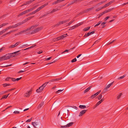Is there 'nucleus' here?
<instances>
[{
  "instance_id": "obj_1",
  "label": "nucleus",
  "mask_w": 128,
  "mask_h": 128,
  "mask_svg": "<svg viewBox=\"0 0 128 128\" xmlns=\"http://www.w3.org/2000/svg\"><path fill=\"white\" fill-rule=\"evenodd\" d=\"M42 28H43L42 27L37 28L33 30L32 31L30 32V34H32L37 33L41 30Z\"/></svg>"
},
{
  "instance_id": "obj_2",
  "label": "nucleus",
  "mask_w": 128,
  "mask_h": 128,
  "mask_svg": "<svg viewBox=\"0 0 128 128\" xmlns=\"http://www.w3.org/2000/svg\"><path fill=\"white\" fill-rule=\"evenodd\" d=\"M20 51L21 50H18L13 53L9 54L10 58L15 57L16 55L20 54L21 52H20Z\"/></svg>"
},
{
  "instance_id": "obj_3",
  "label": "nucleus",
  "mask_w": 128,
  "mask_h": 128,
  "mask_svg": "<svg viewBox=\"0 0 128 128\" xmlns=\"http://www.w3.org/2000/svg\"><path fill=\"white\" fill-rule=\"evenodd\" d=\"M114 2V0L110 1V2L106 4L102 7L101 8L102 9L103 8H106L107 7H108Z\"/></svg>"
},
{
  "instance_id": "obj_4",
  "label": "nucleus",
  "mask_w": 128,
  "mask_h": 128,
  "mask_svg": "<svg viewBox=\"0 0 128 128\" xmlns=\"http://www.w3.org/2000/svg\"><path fill=\"white\" fill-rule=\"evenodd\" d=\"M38 24H36V25H34L32 26L31 27L27 28L26 29L27 31L30 30L31 29H33L34 28H35L37 26H38Z\"/></svg>"
},
{
  "instance_id": "obj_5",
  "label": "nucleus",
  "mask_w": 128,
  "mask_h": 128,
  "mask_svg": "<svg viewBox=\"0 0 128 128\" xmlns=\"http://www.w3.org/2000/svg\"><path fill=\"white\" fill-rule=\"evenodd\" d=\"M48 4V3H47L46 4H45L40 6L36 10L37 12L39 11L42 8L45 6H47Z\"/></svg>"
},
{
  "instance_id": "obj_6",
  "label": "nucleus",
  "mask_w": 128,
  "mask_h": 128,
  "mask_svg": "<svg viewBox=\"0 0 128 128\" xmlns=\"http://www.w3.org/2000/svg\"><path fill=\"white\" fill-rule=\"evenodd\" d=\"M32 124L34 128H36V127L39 126V125L38 123L36 122H32Z\"/></svg>"
},
{
  "instance_id": "obj_7",
  "label": "nucleus",
  "mask_w": 128,
  "mask_h": 128,
  "mask_svg": "<svg viewBox=\"0 0 128 128\" xmlns=\"http://www.w3.org/2000/svg\"><path fill=\"white\" fill-rule=\"evenodd\" d=\"M87 110H84L80 111L79 114V116H82L86 112Z\"/></svg>"
},
{
  "instance_id": "obj_8",
  "label": "nucleus",
  "mask_w": 128,
  "mask_h": 128,
  "mask_svg": "<svg viewBox=\"0 0 128 128\" xmlns=\"http://www.w3.org/2000/svg\"><path fill=\"white\" fill-rule=\"evenodd\" d=\"M21 43V42H16L15 44L14 45H11L10 46V47H9V48H14L15 47H16L20 43Z\"/></svg>"
},
{
  "instance_id": "obj_9",
  "label": "nucleus",
  "mask_w": 128,
  "mask_h": 128,
  "mask_svg": "<svg viewBox=\"0 0 128 128\" xmlns=\"http://www.w3.org/2000/svg\"><path fill=\"white\" fill-rule=\"evenodd\" d=\"M44 88L41 86L37 89L36 90V92L38 93H39L42 92Z\"/></svg>"
},
{
  "instance_id": "obj_10",
  "label": "nucleus",
  "mask_w": 128,
  "mask_h": 128,
  "mask_svg": "<svg viewBox=\"0 0 128 128\" xmlns=\"http://www.w3.org/2000/svg\"><path fill=\"white\" fill-rule=\"evenodd\" d=\"M104 98L102 99L100 101L98 102L96 104L95 106V107H96L98 106L100 104H101L104 100Z\"/></svg>"
},
{
  "instance_id": "obj_11",
  "label": "nucleus",
  "mask_w": 128,
  "mask_h": 128,
  "mask_svg": "<svg viewBox=\"0 0 128 128\" xmlns=\"http://www.w3.org/2000/svg\"><path fill=\"white\" fill-rule=\"evenodd\" d=\"M62 77H61L60 78H58L56 79H53L52 80H50L49 81V82H54L55 81H58L59 80H61V79H62Z\"/></svg>"
},
{
  "instance_id": "obj_12",
  "label": "nucleus",
  "mask_w": 128,
  "mask_h": 128,
  "mask_svg": "<svg viewBox=\"0 0 128 128\" xmlns=\"http://www.w3.org/2000/svg\"><path fill=\"white\" fill-rule=\"evenodd\" d=\"M64 35H62L56 38V41L59 40L61 39H62L64 38Z\"/></svg>"
},
{
  "instance_id": "obj_13",
  "label": "nucleus",
  "mask_w": 128,
  "mask_h": 128,
  "mask_svg": "<svg viewBox=\"0 0 128 128\" xmlns=\"http://www.w3.org/2000/svg\"><path fill=\"white\" fill-rule=\"evenodd\" d=\"M4 56L5 58L4 59H5V60L9 59L10 58L9 54H6Z\"/></svg>"
},
{
  "instance_id": "obj_14",
  "label": "nucleus",
  "mask_w": 128,
  "mask_h": 128,
  "mask_svg": "<svg viewBox=\"0 0 128 128\" xmlns=\"http://www.w3.org/2000/svg\"><path fill=\"white\" fill-rule=\"evenodd\" d=\"M63 1L64 0H57L53 2L52 3V4H54L58 3H60Z\"/></svg>"
},
{
  "instance_id": "obj_15",
  "label": "nucleus",
  "mask_w": 128,
  "mask_h": 128,
  "mask_svg": "<svg viewBox=\"0 0 128 128\" xmlns=\"http://www.w3.org/2000/svg\"><path fill=\"white\" fill-rule=\"evenodd\" d=\"M20 25H21V24L20 22H19L18 24H15L14 25H13L12 26V28H16Z\"/></svg>"
},
{
  "instance_id": "obj_16",
  "label": "nucleus",
  "mask_w": 128,
  "mask_h": 128,
  "mask_svg": "<svg viewBox=\"0 0 128 128\" xmlns=\"http://www.w3.org/2000/svg\"><path fill=\"white\" fill-rule=\"evenodd\" d=\"M75 47H73L72 48H71L69 50H66L65 51H64L63 52H62V54L63 53H64L65 52H68L70 50H72L73 49H74V48Z\"/></svg>"
},
{
  "instance_id": "obj_17",
  "label": "nucleus",
  "mask_w": 128,
  "mask_h": 128,
  "mask_svg": "<svg viewBox=\"0 0 128 128\" xmlns=\"http://www.w3.org/2000/svg\"><path fill=\"white\" fill-rule=\"evenodd\" d=\"M44 102H42L38 106V108L39 109L41 107L44 105Z\"/></svg>"
},
{
  "instance_id": "obj_18",
  "label": "nucleus",
  "mask_w": 128,
  "mask_h": 128,
  "mask_svg": "<svg viewBox=\"0 0 128 128\" xmlns=\"http://www.w3.org/2000/svg\"><path fill=\"white\" fill-rule=\"evenodd\" d=\"M92 86H89L88 88L86 89L84 91V93H86L92 87Z\"/></svg>"
},
{
  "instance_id": "obj_19",
  "label": "nucleus",
  "mask_w": 128,
  "mask_h": 128,
  "mask_svg": "<svg viewBox=\"0 0 128 128\" xmlns=\"http://www.w3.org/2000/svg\"><path fill=\"white\" fill-rule=\"evenodd\" d=\"M114 81L113 82H112L110 83L105 88L107 90V89L110 88V86H111L113 84L114 82Z\"/></svg>"
},
{
  "instance_id": "obj_20",
  "label": "nucleus",
  "mask_w": 128,
  "mask_h": 128,
  "mask_svg": "<svg viewBox=\"0 0 128 128\" xmlns=\"http://www.w3.org/2000/svg\"><path fill=\"white\" fill-rule=\"evenodd\" d=\"M74 124L73 122H70L66 124L68 127H69L72 126Z\"/></svg>"
},
{
  "instance_id": "obj_21",
  "label": "nucleus",
  "mask_w": 128,
  "mask_h": 128,
  "mask_svg": "<svg viewBox=\"0 0 128 128\" xmlns=\"http://www.w3.org/2000/svg\"><path fill=\"white\" fill-rule=\"evenodd\" d=\"M31 94L30 93V92H28V93H26V94L24 95V96L26 97H28Z\"/></svg>"
},
{
  "instance_id": "obj_22",
  "label": "nucleus",
  "mask_w": 128,
  "mask_h": 128,
  "mask_svg": "<svg viewBox=\"0 0 128 128\" xmlns=\"http://www.w3.org/2000/svg\"><path fill=\"white\" fill-rule=\"evenodd\" d=\"M75 1H74V0L72 1L71 2H70L68 4L67 6V7H68L69 6H70L75 3Z\"/></svg>"
},
{
  "instance_id": "obj_23",
  "label": "nucleus",
  "mask_w": 128,
  "mask_h": 128,
  "mask_svg": "<svg viewBox=\"0 0 128 128\" xmlns=\"http://www.w3.org/2000/svg\"><path fill=\"white\" fill-rule=\"evenodd\" d=\"M26 10L24 11H23V12L21 13L20 14H19L18 15V16H22L24 14H25L26 13Z\"/></svg>"
},
{
  "instance_id": "obj_24",
  "label": "nucleus",
  "mask_w": 128,
  "mask_h": 128,
  "mask_svg": "<svg viewBox=\"0 0 128 128\" xmlns=\"http://www.w3.org/2000/svg\"><path fill=\"white\" fill-rule=\"evenodd\" d=\"M10 94H8L6 95H4L3 96L2 98H1L0 100H2L3 98H6Z\"/></svg>"
},
{
  "instance_id": "obj_25",
  "label": "nucleus",
  "mask_w": 128,
  "mask_h": 128,
  "mask_svg": "<svg viewBox=\"0 0 128 128\" xmlns=\"http://www.w3.org/2000/svg\"><path fill=\"white\" fill-rule=\"evenodd\" d=\"M49 82H49H46L43 84L42 86L44 88L47 84Z\"/></svg>"
},
{
  "instance_id": "obj_26",
  "label": "nucleus",
  "mask_w": 128,
  "mask_h": 128,
  "mask_svg": "<svg viewBox=\"0 0 128 128\" xmlns=\"http://www.w3.org/2000/svg\"><path fill=\"white\" fill-rule=\"evenodd\" d=\"M79 107L81 108L84 109L85 108L86 106L85 105H80L79 106Z\"/></svg>"
},
{
  "instance_id": "obj_27",
  "label": "nucleus",
  "mask_w": 128,
  "mask_h": 128,
  "mask_svg": "<svg viewBox=\"0 0 128 128\" xmlns=\"http://www.w3.org/2000/svg\"><path fill=\"white\" fill-rule=\"evenodd\" d=\"M61 22H60V21L59 22H58L54 26V27H55L61 25Z\"/></svg>"
},
{
  "instance_id": "obj_28",
  "label": "nucleus",
  "mask_w": 128,
  "mask_h": 128,
  "mask_svg": "<svg viewBox=\"0 0 128 128\" xmlns=\"http://www.w3.org/2000/svg\"><path fill=\"white\" fill-rule=\"evenodd\" d=\"M10 84H2L3 86L4 87H6L7 86H8L10 85Z\"/></svg>"
},
{
  "instance_id": "obj_29",
  "label": "nucleus",
  "mask_w": 128,
  "mask_h": 128,
  "mask_svg": "<svg viewBox=\"0 0 128 128\" xmlns=\"http://www.w3.org/2000/svg\"><path fill=\"white\" fill-rule=\"evenodd\" d=\"M90 28V27H88L86 28H85L83 30L84 31H86L89 29Z\"/></svg>"
},
{
  "instance_id": "obj_30",
  "label": "nucleus",
  "mask_w": 128,
  "mask_h": 128,
  "mask_svg": "<svg viewBox=\"0 0 128 128\" xmlns=\"http://www.w3.org/2000/svg\"><path fill=\"white\" fill-rule=\"evenodd\" d=\"M28 21V20H27V19L26 18V19H25L22 22H20V23L21 24H21H23L24 23L26 22H27Z\"/></svg>"
},
{
  "instance_id": "obj_31",
  "label": "nucleus",
  "mask_w": 128,
  "mask_h": 128,
  "mask_svg": "<svg viewBox=\"0 0 128 128\" xmlns=\"http://www.w3.org/2000/svg\"><path fill=\"white\" fill-rule=\"evenodd\" d=\"M59 10L57 8H56V9H54L52 10L50 12V13H52L56 11H58Z\"/></svg>"
},
{
  "instance_id": "obj_32",
  "label": "nucleus",
  "mask_w": 128,
  "mask_h": 128,
  "mask_svg": "<svg viewBox=\"0 0 128 128\" xmlns=\"http://www.w3.org/2000/svg\"><path fill=\"white\" fill-rule=\"evenodd\" d=\"M58 104V103L57 102H55L53 104L52 106H53L54 107L57 106Z\"/></svg>"
},
{
  "instance_id": "obj_33",
  "label": "nucleus",
  "mask_w": 128,
  "mask_h": 128,
  "mask_svg": "<svg viewBox=\"0 0 128 128\" xmlns=\"http://www.w3.org/2000/svg\"><path fill=\"white\" fill-rule=\"evenodd\" d=\"M64 89H62V90H58L57 91H56V94H58L60 92H61Z\"/></svg>"
},
{
  "instance_id": "obj_34",
  "label": "nucleus",
  "mask_w": 128,
  "mask_h": 128,
  "mask_svg": "<svg viewBox=\"0 0 128 128\" xmlns=\"http://www.w3.org/2000/svg\"><path fill=\"white\" fill-rule=\"evenodd\" d=\"M102 94H100L97 97L98 99V100H100V99L102 98Z\"/></svg>"
},
{
  "instance_id": "obj_35",
  "label": "nucleus",
  "mask_w": 128,
  "mask_h": 128,
  "mask_svg": "<svg viewBox=\"0 0 128 128\" xmlns=\"http://www.w3.org/2000/svg\"><path fill=\"white\" fill-rule=\"evenodd\" d=\"M33 0H30L26 2L27 3V4H28L31 3L32 2H34Z\"/></svg>"
},
{
  "instance_id": "obj_36",
  "label": "nucleus",
  "mask_w": 128,
  "mask_h": 128,
  "mask_svg": "<svg viewBox=\"0 0 128 128\" xmlns=\"http://www.w3.org/2000/svg\"><path fill=\"white\" fill-rule=\"evenodd\" d=\"M97 96L96 95V94H95L92 95L90 96V98H94L96 97Z\"/></svg>"
},
{
  "instance_id": "obj_37",
  "label": "nucleus",
  "mask_w": 128,
  "mask_h": 128,
  "mask_svg": "<svg viewBox=\"0 0 128 128\" xmlns=\"http://www.w3.org/2000/svg\"><path fill=\"white\" fill-rule=\"evenodd\" d=\"M83 22H81L79 23L78 24H76V26L77 27H78V26L82 24H83Z\"/></svg>"
},
{
  "instance_id": "obj_38",
  "label": "nucleus",
  "mask_w": 128,
  "mask_h": 128,
  "mask_svg": "<svg viewBox=\"0 0 128 128\" xmlns=\"http://www.w3.org/2000/svg\"><path fill=\"white\" fill-rule=\"evenodd\" d=\"M89 40V38H87L85 39L82 42V44H84L87 41Z\"/></svg>"
},
{
  "instance_id": "obj_39",
  "label": "nucleus",
  "mask_w": 128,
  "mask_h": 128,
  "mask_svg": "<svg viewBox=\"0 0 128 128\" xmlns=\"http://www.w3.org/2000/svg\"><path fill=\"white\" fill-rule=\"evenodd\" d=\"M106 1H102L100 2L98 4V5H100L101 4H102L105 3V2H106Z\"/></svg>"
},
{
  "instance_id": "obj_40",
  "label": "nucleus",
  "mask_w": 128,
  "mask_h": 128,
  "mask_svg": "<svg viewBox=\"0 0 128 128\" xmlns=\"http://www.w3.org/2000/svg\"><path fill=\"white\" fill-rule=\"evenodd\" d=\"M4 56L2 57H0V61L3 60H5V59H4Z\"/></svg>"
},
{
  "instance_id": "obj_41",
  "label": "nucleus",
  "mask_w": 128,
  "mask_h": 128,
  "mask_svg": "<svg viewBox=\"0 0 128 128\" xmlns=\"http://www.w3.org/2000/svg\"><path fill=\"white\" fill-rule=\"evenodd\" d=\"M125 75H124L118 78V80H120L124 78L125 77Z\"/></svg>"
},
{
  "instance_id": "obj_42",
  "label": "nucleus",
  "mask_w": 128,
  "mask_h": 128,
  "mask_svg": "<svg viewBox=\"0 0 128 128\" xmlns=\"http://www.w3.org/2000/svg\"><path fill=\"white\" fill-rule=\"evenodd\" d=\"M102 22L101 21H99L98 24H96V25H95L94 26V27H96L97 26H98V25H99Z\"/></svg>"
},
{
  "instance_id": "obj_43",
  "label": "nucleus",
  "mask_w": 128,
  "mask_h": 128,
  "mask_svg": "<svg viewBox=\"0 0 128 128\" xmlns=\"http://www.w3.org/2000/svg\"><path fill=\"white\" fill-rule=\"evenodd\" d=\"M8 92L7 91H2L0 92V95L1 94H4Z\"/></svg>"
},
{
  "instance_id": "obj_44",
  "label": "nucleus",
  "mask_w": 128,
  "mask_h": 128,
  "mask_svg": "<svg viewBox=\"0 0 128 128\" xmlns=\"http://www.w3.org/2000/svg\"><path fill=\"white\" fill-rule=\"evenodd\" d=\"M122 93H120L119 95H118L117 96V99H119L120 98L121 96L122 95Z\"/></svg>"
},
{
  "instance_id": "obj_45",
  "label": "nucleus",
  "mask_w": 128,
  "mask_h": 128,
  "mask_svg": "<svg viewBox=\"0 0 128 128\" xmlns=\"http://www.w3.org/2000/svg\"><path fill=\"white\" fill-rule=\"evenodd\" d=\"M34 16H31L29 17L28 18H27L26 19L28 20H30V19L31 18H34Z\"/></svg>"
},
{
  "instance_id": "obj_46",
  "label": "nucleus",
  "mask_w": 128,
  "mask_h": 128,
  "mask_svg": "<svg viewBox=\"0 0 128 128\" xmlns=\"http://www.w3.org/2000/svg\"><path fill=\"white\" fill-rule=\"evenodd\" d=\"M37 12V11L36 10H34V11L32 12H31V14H32V15L36 13Z\"/></svg>"
},
{
  "instance_id": "obj_47",
  "label": "nucleus",
  "mask_w": 128,
  "mask_h": 128,
  "mask_svg": "<svg viewBox=\"0 0 128 128\" xmlns=\"http://www.w3.org/2000/svg\"><path fill=\"white\" fill-rule=\"evenodd\" d=\"M71 108H74L75 109V110H76L78 109L77 107L75 106H70Z\"/></svg>"
},
{
  "instance_id": "obj_48",
  "label": "nucleus",
  "mask_w": 128,
  "mask_h": 128,
  "mask_svg": "<svg viewBox=\"0 0 128 128\" xmlns=\"http://www.w3.org/2000/svg\"><path fill=\"white\" fill-rule=\"evenodd\" d=\"M37 6H34L30 8V10H31V11H32V10H33L35 9L36 8Z\"/></svg>"
},
{
  "instance_id": "obj_49",
  "label": "nucleus",
  "mask_w": 128,
  "mask_h": 128,
  "mask_svg": "<svg viewBox=\"0 0 128 128\" xmlns=\"http://www.w3.org/2000/svg\"><path fill=\"white\" fill-rule=\"evenodd\" d=\"M76 60H77L76 58H75L74 59L72 60L71 61L72 62H76Z\"/></svg>"
},
{
  "instance_id": "obj_50",
  "label": "nucleus",
  "mask_w": 128,
  "mask_h": 128,
  "mask_svg": "<svg viewBox=\"0 0 128 128\" xmlns=\"http://www.w3.org/2000/svg\"><path fill=\"white\" fill-rule=\"evenodd\" d=\"M30 48V47H29V48H27L25 49H22V50H20L21 51H20V52H20L21 53L24 50H27L28 49H29Z\"/></svg>"
},
{
  "instance_id": "obj_51",
  "label": "nucleus",
  "mask_w": 128,
  "mask_h": 128,
  "mask_svg": "<svg viewBox=\"0 0 128 128\" xmlns=\"http://www.w3.org/2000/svg\"><path fill=\"white\" fill-rule=\"evenodd\" d=\"M14 113L15 114H18L20 113V112L17 111H15L14 112Z\"/></svg>"
},
{
  "instance_id": "obj_52",
  "label": "nucleus",
  "mask_w": 128,
  "mask_h": 128,
  "mask_svg": "<svg viewBox=\"0 0 128 128\" xmlns=\"http://www.w3.org/2000/svg\"><path fill=\"white\" fill-rule=\"evenodd\" d=\"M74 21V20H72L71 21H70V22L68 24V26H69L71 24H72Z\"/></svg>"
},
{
  "instance_id": "obj_53",
  "label": "nucleus",
  "mask_w": 128,
  "mask_h": 128,
  "mask_svg": "<svg viewBox=\"0 0 128 128\" xmlns=\"http://www.w3.org/2000/svg\"><path fill=\"white\" fill-rule=\"evenodd\" d=\"M10 28H12V26H10L7 27V28H6V30H8L9 29H10Z\"/></svg>"
},
{
  "instance_id": "obj_54",
  "label": "nucleus",
  "mask_w": 128,
  "mask_h": 128,
  "mask_svg": "<svg viewBox=\"0 0 128 128\" xmlns=\"http://www.w3.org/2000/svg\"><path fill=\"white\" fill-rule=\"evenodd\" d=\"M8 24V23H4L3 24L1 25L2 27L3 26H6V25Z\"/></svg>"
},
{
  "instance_id": "obj_55",
  "label": "nucleus",
  "mask_w": 128,
  "mask_h": 128,
  "mask_svg": "<svg viewBox=\"0 0 128 128\" xmlns=\"http://www.w3.org/2000/svg\"><path fill=\"white\" fill-rule=\"evenodd\" d=\"M115 40H114L112 42H110L109 43H108L106 44L107 45V46L108 45L110 44H112L113 42Z\"/></svg>"
},
{
  "instance_id": "obj_56",
  "label": "nucleus",
  "mask_w": 128,
  "mask_h": 128,
  "mask_svg": "<svg viewBox=\"0 0 128 128\" xmlns=\"http://www.w3.org/2000/svg\"><path fill=\"white\" fill-rule=\"evenodd\" d=\"M5 49V48L3 47L0 49V52H2Z\"/></svg>"
},
{
  "instance_id": "obj_57",
  "label": "nucleus",
  "mask_w": 128,
  "mask_h": 128,
  "mask_svg": "<svg viewBox=\"0 0 128 128\" xmlns=\"http://www.w3.org/2000/svg\"><path fill=\"white\" fill-rule=\"evenodd\" d=\"M67 127V126L66 125L64 126H61L60 127L61 128H66Z\"/></svg>"
},
{
  "instance_id": "obj_58",
  "label": "nucleus",
  "mask_w": 128,
  "mask_h": 128,
  "mask_svg": "<svg viewBox=\"0 0 128 128\" xmlns=\"http://www.w3.org/2000/svg\"><path fill=\"white\" fill-rule=\"evenodd\" d=\"M107 90H106L105 88L104 89V90H103V91L102 92V94H104V92H106V91Z\"/></svg>"
},
{
  "instance_id": "obj_59",
  "label": "nucleus",
  "mask_w": 128,
  "mask_h": 128,
  "mask_svg": "<svg viewBox=\"0 0 128 128\" xmlns=\"http://www.w3.org/2000/svg\"><path fill=\"white\" fill-rule=\"evenodd\" d=\"M11 77H7L6 79L5 80L6 81H8L9 80V79H10Z\"/></svg>"
},
{
  "instance_id": "obj_60",
  "label": "nucleus",
  "mask_w": 128,
  "mask_h": 128,
  "mask_svg": "<svg viewBox=\"0 0 128 128\" xmlns=\"http://www.w3.org/2000/svg\"><path fill=\"white\" fill-rule=\"evenodd\" d=\"M7 30H6V29H5L4 30H3L2 31H1L2 32V33L3 34L4 33L6 32Z\"/></svg>"
},
{
  "instance_id": "obj_61",
  "label": "nucleus",
  "mask_w": 128,
  "mask_h": 128,
  "mask_svg": "<svg viewBox=\"0 0 128 128\" xmlns=\"http://www.w3.org/2000/svg\"><path fill=\"white\" fill-rule=\"evenodd\" d=\"M71 28H72V29H74V28H77V26H76V25L72 26V27H71Z\"/></svg>"
},
{
  "instance_id": "obj_62",
  "label": "nucleus",
  "mask_w": 128,
  "mask_h": 128,
  "mask_svg": "<svg viewBox=\"0 0 128 128\" xmlns=\"http://www.w3.org/2000/svg\"><path fill=\"white\" fill-rule=\"evenodd\" d=\"M10 79H11L12 80L13 82H14L16 81V80L15 78H11Z\"/></svg>"
},
{
  "instance_id": "obj_63",
  "label": "nucleus",
  "mask_w": 128,
  "mask_h": 128,
  "mask_svg": "<svg viewBox=\"0 0 128 128\" xmlns=\"http://www.w3.org/2000/svg\"><path fill=\"white\" fill-rule=\"evenodd\" d=\"M51 58H52V57H50L48 58H46L45 59L46 60H50Z\"/></svg>"
},
{
  "instance_id": "obj_64",
  "label": "nucleus",
  "mask_w": 128,
  "mask_h": 128,
  "mask_svg": "<svg viewBox=\"0 0 128 128\" xmlns=\"http://www.w3.org/2000/svg\"><path fill=\"white\" fill-rule=\"evenodd\" d=\"M109 17H110L109 16H108L106 17L104 19V20L105 21H106V20H107L108 19V18H109Z\"/></svg>"
}]
</instances>
